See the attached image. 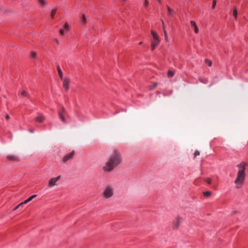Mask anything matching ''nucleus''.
I'll return each mask as SVG.
<instances>
[{"label": "nucleus", "mask_w": 248, "mask_h": 248, "mask_svg": "<svg viewBox=\"0 0 248 248\" xmlns=\"http://www.w3.org/2000/svg\"><path fill=\"white\" fill-rule=\"evenodd\" d=\"M123 158L120 152L115 149L109 156L107 161L103 167L105 172H110L120 165L122 162Z\"/></svg>", "instance_id": "nucleus-1"}, {"label": "nucleus", "mask_w": 248, "mask_h": 248, "mask_svg": "<svg viewBox=\"0 0 248 248\" xmlns=\"http://www.w3.org/2000/svg\"><path fill=\"white\" fill-rule=\"evenodd\" d=\"M245 178V173L238 172L237 177L234 183L236 184V188H240L244 183Z\"/></svg>", "instance_id": "nucleus-2"}, {"label": "nucleus", "mask_w": 248, "mask_h": 248, "mask_svg": "<svg viewBox=\"0 0 248 248\" xmlns=\"http://www.w3.org/2000/svg\"><path fill=\"white\" fill-rule=\"evenodd\" d=\"M114 194V189L112 186H107L103 192V196L104 198L108 199L113 196Z\"/></svg>", "instance_id": "nucleus-3"}, {"label": "nucleus", "mask_w": 248, "mask_h": 248, "mask_svg": "<svg viewBox=\"0 0 248 248\" xmlns=\"http://www.w3.org/2000/svg\"><path fill=\"white\" fill-rule=\"evenodd\" d=\"M151 34L153 37V40L151 42V49L153 51L155 49V47L159 44L160 39L158 35L155 31H151Z\"/></svg>", "instance_id": "nucleus-4"}, {"label": "nucleus", "mask_w": 248, "mask_h": 248, "mask_svg": "<svg viewBox=\"0 0 248 248\" xmlns=\"http://www.w3.org/2000/svg\"><path fill=\"white\" fill-rule=\"evenodd\" d=\"M183 218L179 216H178L176 220L173 222V228L175 229H178L180 223L182 222Z\"/></svg>", "instance_id": "nucleus-5"}, {"label": "nucleus", "mask_w": 248, "mask_h": 248, "mask_svg": "<svg viewBox=\"0 0 248 248\" xmlns=\"http://www.w3.org/2000/svg\"><path fill=\"white\" fill-rule=\"evenodd\" d=\"M61 178V176L59 175L57 177L51 178L48 183V186L49 187H52L56 185V182Z\"/></svg>", "instance_id": "nucleus-6"}, {"label": "nucleus", "mask_w": 248, "mask_h": 248, "mask_svg": "<svg viewBox=\"0 0 248 248\" xmlns=\"http://www.w3.org/2000/svg\"><path fill=\"white\" fill-rule=\"evenodd\" d=\"M70 83V79L67 78H65L63 79V87L66 91L69 90V84Z\"/></svg>", "instance_id": "nucleus-7"}, {"label": "nucleus", "mask_w": 248, "mask_h": 248, "mask_svg": "<svg viewBox=\"0 0 248 248\" xmlns=\"http://www.w3.org/2000/svg\"><path fill=\"white\" fill-rule=\"evenodd\" d=\"M246 163L245 162H242L237 165L239 170L238 172L245 173Z\"/></svg>", "instance_id": "nucleus-8"}, {"label": "nucleus", "mask_w": 248, "mask_h": 248, "mask_svg": "<svg viewBox=\"0 0 248 248\" xmlns=\"http://www.w3.org/2000/svg\"><path fill=\"white\" fill-rule=\"evenodd\" d=\"M74 151H73L72 152H71L70 153L66 155H65V156L63 157V162L65 163L68 160H69L70 159L72 158L74 155Z\"/></svg>", "instance_id": "nucleus-9"}, {"label": "nucleus", "mask_w": 248, "mask_h": 248, "mask_svg": "<svg viewBox=\"0 0 248 248\" xmlns=\"http://www.w3.org/2000/svg\"><path fill=\"white\" fill-rule=\"evenodd\" d=\"M7 159L9 161H19V158L16 155H10L7 156Z\"/></svg>", "instance_id": "nucleus-10"}, {"label": "nucleus", "mask_w": 248, "mask_h": 248, "mask_svg": "<svg viewBox=\"0 0 248 248\" xmlns=\"http://www.w3.org/2000/svg\"><path fill=\"white\" fill-rule=\"evenodd\" d=\"M45 119V117L42 114H39L35 118V121L38 123H42Z\"/></svg>", "instance_id": "nucleus-11"}, {"label": "nucleus", "mask_w": 248, "mask_h": 248, "mask_svg": "<svg viewBox=\"0 0 248 248\" xmlns=\"http://www.w3.org/2000/svg\"><path fill=\"white\" fill-rule=\"evenodd\" d=\"M190 24H191V26L194 28L195 32L196 33H198L199 29H198V28L196 24V22L194 21H191Z\"/></svg>", "instance_id": "nucleus-12"}, {"label": "nucleus", "mask_w": 248, "mask_h": 248, "mask_svg": "<svg viewBox=\"0 0 248 248\" xmlns=\"http://www.w3.org/2000/svg\"><path fill=\"white\" fill-rule=\"evenodd\" d=\"M57 70H58L59 76L61 79L62 80L63 79V73H62V72L59 66H57Z\"/></svg>", "instance_id": "nucleus-13"}, {"label": "nucleus", "mask_w": 248, "mask_h": 248, "mask_svg": "<svg viewBox=\"0 0 248 248\" xmlns=\"http://www.w3.org/2000/svg\"><path fill=\"white\" fill-rule=\"evenodd\" d=\"M58 114H59V117L61 118V119L62 121V122H63L64 123H66V120L65 118H64V117L63 114L62 113V112H61L60 111L58 112Z\"/></svg>", "instance_id": "nucleus-14"}, {"label": "nucleus", "mask_w": 248, "mask_h": 248, "mask_svg": "<svg viewBox=\"0 0 248 248\" xmlns=\"http://www.w3.org/2000/svg\"><path fill=\"white\" fill-rule=\"evenodd\" d=\"M168 9V15L169 16H172L173 13H174V10L170 8L169 6H167Z\"/></svg>", "instance_id": "nucleus-15"}, {"label": "nucleus", "mask_w": 248, "mask_h": 248, "mask_svg": "<svg viewBox=\"0 0 248 248\" xmlns=\"http://www.w3.org/2000/svg\"><path fill=\"white\" fill-rule=\"evenodd\" d=\"M80 22L83 24H86V17H85V16L84 15H83L82 16V17L80 19Z\"/></svg>", "instance_id": "nucleus-16"}, {"label": "nucleus", "mask_w": 248, "mask_h": 248, "mask_svg": "<svg viewBox=\"0 0 248 248\" xmlns=\"http://www.w3.org/2000/svg\"><path fill=\"white\" fill-rule=\"evenodd\" d=\"M233 16L235 18V19H237V9L236 8H234L233 9Z\"/></svg>", "instance_id": "nucleus-17"}, {"label": "nucleus", "mask_w": 248, "mask_h": 248, "mask_svg": "<svg viewBox=\"0 0 248 248\" xmlns=\"http://www.w3.org/2000/svg\"><path fill=\"white\" fill-rule=\"evenodd\" d=\"M163 32H164V36H165V40L167 42H168V41H169V39H168V37L167 32V31H166V30H165V27H164V31H163Z\"/></svg>", "instance_id": "nucleus-18"}, {"label": "nucleus", "mask_w": 248, "mask_h": 248, "mask_svg": "<svg viewBox=\"0 0 248 248\" xmlns=\"http://www.w3.org/2000/svg\"><path fill=\"white\" fill-rule=\"evenodd\" d=\"M56 11H57V9L56 8H55V9H53L51 12V14H50V16L51 18H54V16L56 13Z\"/></svg>", "instance_id": "nucleus-19"}, {"label": "nucleus", "mask_w": 248, "mask_h": 248, "mask_svg": "<svg viewBox=\"0 0 248 248\" xmlns=\"http://www.w3.org/2000/svg\"><path fill=\"white\" fill-rule=\"evenodd\" d=\"M21 95L23 96H26V97H29L30 96L29 95V94L27 92H26V91H23L21 93Z\"/></svg>", "instance_id": "nucleus-20"}, {"label": "nucleus", "mask_w": 248, "mask_h": 248, "mask_svg": "<svg viewBox=\"0 0 248 248\" xmlns=\"http://www.w3.org/2000/svg\"><path fill=\"white\" fill-rule=\"evenodd\" d=\"M173 75H174V73L173 72H172L171 71H168V77L171 78V77H173Z\"/></svg>", "instance_id": "nucleus-21"}, {"label": "nucleus", "mask_w": 248, "mask_h": 248, "mask_svg": "<svg viewBox=\"0 0 248 248\" xmlns=\"http://www.w3.org/2000/svg\"><path fill=\"white\" fill-rule=\"evenodd\" d=\"M204 195L206 197H209L211 195V192L210 191H206L203 193Z\"/></svg>", "instance_id": "nucleus-22"}, {"label": "nucleus", "mask_w": 248, "mask_h": 248, "mask_svg": "<svg viewBox=\"0 0 248 248\" xmlns=\"http://www.w3.org/2000/svg\"><path fill=\"white\" fill-rule=\"evenodd\" d=\"M200 155V152L198 150H196L194 154V158H196L197 156Z\"/></svg>", "instance_id": "nucleus-23"}, {"label": "nucleus", "mask_w": 248, "mask_h": 248, "mask_svg": "<svg viewBox=\"0 0 248 248\" xmlns=\"http://www.w3.org/2000/svg\"><path fill=\"white\" fill-rule=\"evenodd\" d=\"M204 181L209 184H210L211 183V180L209 178H205Z\"/></svg>", "instance_id": "nucleus-24"}, {"label": "nucleus", "mask_w": 248, "mask_h": 248, "mask_svg": "<svg viewBox=\"0 0 248 248\" xmlns=\"http://www.w3.org/2000/svg\"><path fill=\"white\" fill-rule=\"evenodd\" d=\"M205 62L209 66H211L212 65V62L211 61L208 60H205Z\"/></svg>", "instance_id": "nucleus-25"}, {"label": "nucleus", "mask_w": 248, "mask_h": 248, "mask_svg": "<svg viewBox=\"0 0 248 248\" xmlns=\"http://www.w3.org/2000/svg\"><path fill=\"white\" fill-rule=\"evenodd\" d=\"M41 5H43L46 4V0H39Z\"/></svg>", "instance_id": "nucleus-26"}, {"label": "nucleus", "mask_w": 248, "mask_h": 248, "mask_svg": "<svg viewBox=\"0 0 248 248\" xmlns=\"http://www.w3.org/2000/svg\"><path fill=\"white\" fill-rule=\"evenodd\" d=\"M36 56V53L34 51H32L31 53V56L32 58H34Z\"/></svg>", "instance_id": "nucleus-27"}, {"label": "nucleus", "mask_w": 248, "mask_h": 248, "mask_svg": "<svg viewBox=\"0 0 248 248\" xmlns=\"http://www.w3.org/2000/svg\"><path fill=\"white\" fill-rule=\"evenodd\" d=\"M37 196L36 195H32L31 196V197H30L29 198V199L30 200V201H31L33 199H34V198H35Z\"/></svg>", "instance_id": "nucleus-28"}, {"label": "nucleus", "mask_w": 248, "mask_h": 248, "mask_svg": "<svg viewBox=\"0 0 248 248\" xmlns=\"http://www.w3.org/2000/svg\"><path fill=\"white\" fill-rule=\"evenodd\" d=\"M216 5V0H213V4H212V8H215Z\"/></svg>", "instance_id": "nucleus-29"}, {"label": "nucleus", "mask_w": 248, "mask_h": 248, "mask_svg": "<svg viewBox=\"0 0 248 248\" xmlns=\"http://www.w3.org/2000/svg\"><path fill=\"white\" fill-rule=\"evenodd\" d=\"M148 4H149V1H148V0H145V1H144V4H143V5H144V6L145 7H146V6H148Z\"/></svg>", "instance_id": "nucleus-30"}, {"label": "nucleus", "mask_w": 248, "mask_h": 248, "mask_svg": "<svg viewBox=\"0 0 248 248\" xmlns=\"http://www.w3.org/2000/svg\"><path fill=\"white\" fill-rule=\"evenodd\" d=\"M64 29L67 30H68L69 28V25H68V24L67 23H65V24H64Z\"/></svg>", "instance_id": "nucleus-31"}, {"label": "nucleus", "mask_w": 248, "mask_h": 248, "mask_svg": "<svg viewBox=\"0 0 248 248\" xmlns=\"http://www.w3.org/2000/svg\"><path fill=\"white\" fill-rule=\"evenodd\" d=\"M157 85V83H154V84L150 87V89L152 90L155 88Z\"/></svg>", "instance_id": "nucleus-32"}, {"label": "nucleus", "mask_w": 248, "mask_h": 248, "mask_svg": "<svg viewBox=\"0 0 248 248\" xmlns=\"http://www.w3.org/2000/svg\"><path fill=\"white\" fill-rule=\"evenodd\" d=\"M61 112H62V113H65L66 112V110L63 107H62V111H61Z\"/></svg>", "instance_id": "nucleus-33"}, {"label": "nucleus", "mask_w": 248, "mask_h": 248, "mask_svg": "<svg viewBox=\"0 0 248 248\" xmlns=\"http://www.w3.org/2000/svg\"><path fill=\"white\" fill-rule=\"evenodd\" d=\"M60 32L61 35H63L64 33V30L62 29H61L60 30Z\"/></svg>", "instance_id": "nucleus-34"}, {"label": "nucleus", "mask_w": 248, "mask_h": 248, "mask_svg": "<svg viewBox=\"0 0 248 248\" xmlns=\"http://www.w3.org/2000/svg\"><path fill=\"white\" fill-rule=\"evenodd\" d=\"M10 118V116L8 114L6 115V119L7 120H9Z\"/></svg>", "instance_id": "nucleus-35"}, {"label": "nucleus", "mask_w": 248, "mask_h": 248, "mask_svg": "<svg viewBox=\"0 0 248 248\" xmlns=\"http://www.w3.org/2000/svg\"><path fill=\"white\" fill-rule=\"evenodd\" d=\"M161 21H162V25H163V29L164 30V27L165 28V25H164V21L163 20H161Z\"/></svg>", "instance_id": "nucleus-36"}, {"label": "nucleus", "mask_w": 248, "mask_h": 248, "mask_svg": "<svg viewBox=\"0 0 248 248\" xmlns=\"http://www.w3.org/2000/svg\"><path fill=\"white\" fill-rule=\"evenodd\" d=\"M18 208H19V206H18V205H17L14 209V210H16V209H17Z\"/></svg>", "instance_id": "nucleus-37"}, {"label": "nucleus", "mask_w": 248, "mask_h": 248, "mask_svg": "<svg viewBox=\"0 0 248 248\" xmlns=\"http://www.w3.org/2000/svg\"><path fill=\"white\" fill-rule=\"evenodd\" d=\"M23 205H24L23 202H22L21 203H20V204H18V206H19V207L21 206H22Z\"/></svg>", "instance_id": "nucleus-38"}, {"label": "nucleus", "mask_w": 248, "mask_h": 248, "mask_svg": "<svg viewBox=\"0 0 248 248\" xmlns=\"http://www.w3.org/2000/svg\"><path fill=\"white\" fill-rule=\"evenodd\" d=\"M23 204H26L27 203V202H26V200L24 201L23 202Z\"/></svg>", "instance_id": "nucleus-39"}, {"label": "nucleus", "mask_w": 248, "mask_h": 248, "mask_svg": "<svg viewBox=\"0 0 248 248\" xmlns=\"http://www.w3.org/2000/svg\"><path fill=\"white\" fill-rule=\"evenodd\" d=\"M26 200V202H30V200L29 199V198Z\"/></svg>", "instance_id": "nucleus-40"}, {"label": "nucleus", "mask_w": 248, "mask_h": 248, "mask_svg": "<svg viewBox=\"0 0 248 248\" xmlns=\"http://www.w3.org/2000/svg\"><path fill=\"white\" fill-rule=\"evenodd\" d=\"M142 44V42H140L139 43V45H141Z\"/></svg>", "instance_id": "nucleus-41"}, {"label": "nucleus", "mask_w": 248, "mask_h": 248, "mask_svg": "<svg viewBox=\"0 0 248 248\" xmlns=\"http://www.w3.org/2000/svg\"><path fill=\"white\" fill-rule=\"evenodd\" d=\"M122 1H126V0H122Z\"/></svg>", "instance_id": "nucleus-42"}, {"label": "nucleus", "mask_w": 248, "mask_h": 248, "mask_svg": "<svg viewBox=\"0 0 248 248\" xmlns=\"http://www.w3.org/2000/svg\"><path fill=\"white\" fill-rule=\"evenodd\" d=\"M236 212H237L236 211H234V212H233V214H234V213H236Z\"/></svg>", "instance_id": "nucleus-43"}, {"label": "nucleus", "mask_w": 248, "mask_h": 248, "mask_svg": "<svg viewBox=\"0 0 248 248\" xmlns=\"http://www.w3.org/2000/svg\"><path fill=\"white\" fill-rule=\"evenodd\" d=\"M30 132H32V130H30Z\"/></svg>", "instance_id": "nucleus-44"}, {"label": "nucleus", "mask_w": 248, "mask_h": 248, "mask_svg": "<svg viewBox=\"0 0 248 248\" xmlns=\"http://www.w3.org/2000/svg\"><path fill=\"white\" fill-rule=\"evenodd\" d=\"M158 0L159 2H160V0Z\"/></svg>", "instance_id": "nucleus-45"}]
</instances>
